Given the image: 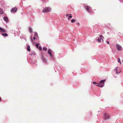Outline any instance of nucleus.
Wrapping results in <instances>:
<instances>
[{
    "mask_svg": "<svg viewBox=\"0 0 123 123\" xmlns=\"http://www.w3.org/2000/svg\"><path fill=\"white\" fill-rule=\"evenodd\" d=\"M105 81V80H101L99 83H96L94 81L93 82V83L94 84H98V85H96V86H99L100 87H102L104 85V82Z\"/></svg>",
    "mask_w": 123,
    "mask_h": 123,
    "instance_id": "obj_1",
    "label": "nucleus"
},
{
    "mask_svg": "<svg viewBox=\"0 0 123 123\" xmlns=\"http://www.w3.org/2000/svg\"><path fill=\"white\" fill-rule=\"evenodd\" d=\"M50 8L49 7H46L43 9L42 11L43 12H48L50 11Z\"/></svg>",
    "mask_w": 123,
    "mask_h": 123,
    "instance_id": "obj_2",
    "label": "nucleus"
},
{
    "mask_svg": "<svg viewBox=\"0 0 123 123\" xmlns=\"http://www.w3.org/2000/svg\"><path fill=\"white\" fill-rule=\"evenodd\" d=\"M48 54L49 55L50 58H52L53 56L52 54V50L50 49H48Z\"/></svg>",
    "mask_w": 123,
    "mask_h": 123,
    "instance_id": "obj_3",
    "label": "nucleus"
},
{
    "mask_svg": "<svg viewBox=\"0 0 123 123\" xmlns=\"http://www.w3.org/2000/svg\"><path fill=\"white\" fill-rule=\"evenodd\" d=\"M116 45L117 49L118 50L120 51L122 49V47L120 45L118 44H117Z\"/></svg>",
    "mask_w": 123,
    "mask_h": 123,
    "instance_id": "obj_4",
    "label": "nucleus"
},
{
    "mask_svg": "<svg viewBox=\"0 0 123 123\" xmlns=\"http://www.w3.org/2000/svg\"><path fill=\"white\" fill-rule=\"evenodd\" d=\"M104 118L106 120H108L110 118L109 115L107 113H105L104 115Z\"/></svg>",
    "mask_w": 123,
    "mask_h": 123,
    "instance_id": "obj_5",
    "label": "nucleus"
},
{
    "mask_svg": "<svg viewBox=\"0 0 123 123\" xmlns=\"http://www.w3.org/2000/svg\"><path fill=\"white\" fill-rule=\"evenodd\" d=\"M86 9L89 12H91V8L88 6H85Z\"/></svg>",
    "mask_w": 123,
    "mask_h": 123,
    "instance_id": "obj_6",
    "label": "nucleus"
},
{
    "mask_svg": "<svg viewBox=\"0 0 123 123\" xmlns=\"http://www.w3.org/2000/svg\"><path fill=\"white\" fill-rule=\"evenodd\" d=\"M17 8L16 7H14L12 8L11 10V12H16L17 10Z\"/></svg>",
    "mask_w": 123,
    "mask_h": 123,
    "instance_id": "obj_7",
    "label": "nucleus"
},
{
    "mask_svg": "<svg viewBox=\"0 0 123 123\" xmlns=\"http://www.w3.org/2000/svg\"><path fill=\"white\" fill-rule=\"evenodd\" d=\"M0 32H5L6 31L5 29L0 27Z\"/></svg>",
    "mask_w": 123,
    "mask_h": 123,
    "instance_id": "obj_8",
    "label": "nucleus"
},
{
    "mask_svg": "<svg viewBox=\"0 0 123 123\" xmlns=\"http://www.w3.org/2000/svg\"><path fill=\"white\" fill-rule=\"evenodd\" d=\"M118 69L117 68H116V69L114 70V71L115 72H116V73H117V74H118V73H120L121 71V70H119V71H118L117 69Z\"/></svg>",
    "mask_w": 123,
    "mask_h": 123,
    "instance_id": "obj_9",
    "label": "nucleus"
},
{
    "mask_svg": "<svg viewBox=\"0 0 123 123\" xmlns=\"http://www.w3.org/2000/svg\"><path fill=\"white\" fill-rule=\"evenodd\" d=\"M3 19L6 22H7L8 21V19L7 17H4L3 18Z\"/></svg>",
    "mask_w": 123,
    "mask_h": 123,
    "instance_id": "obj_10",
    "label": "nucleus"
},
{
    "mask_svg": "<svg viewBox=\"0 0 123 123\" xmlns=\"http://www.w3.org/2000/svg\"><path fill=\"white\" fill-rule=\"evenodd\" d=\"M1 35L4 37H7L8 36L7 34L6 33H2L1 34Z\"/></svg>",
    "mask_w": 123,
    "mask_h": 123,
    "instance_id": "obj_11",
    "label": "nucleus"
},
{
    "mask_svg": "<svg viewBox=\"0 0 123 123\" xmlns=\"http://www.w3.org/2000/svg\"><path fill=\"white\" fill-rule=\"evenodd\" d=\"M27 49L28 51H30V47L28 45L27 46Z\"/></svg>",
    "mask_w": 123,
    "mask_h": 123,
    "instance_id": "obj_12",
    "label": "nucleus"
},
{
    "mask_svg": "<svg viewBox=\"0 0 123 123\" xmlns=\"http://www.w3.org/2000/svg\"><path fill=\"white\" fill-rule=\"evenodd\" d=\"M3 13V11L1 8H0V13L1 14H2Z\"/></svg>",
    "mask_w": 123,
    "mask_h": 123,
    "instance_id": "obj_13",
    "label": "nucleus"
},
{
    "mask_svg": "<svg viewBox=\"0 0 123 123\" xmlns=\"http://www.w3.org/2000/svg\"><path fill=\"white\" fill-rule=\"evenodd\" d=\"M69 16H68V20H69L70 18H71L72 17V14H69Z\"/></svg>",
    "mask_w": 123,
    "mask_h": 123,
    "instance_id": "obj_14",
    "label": "nucleus"
},
{
    "mask_svg": "<svg viewBox=\"0 0 123 123\" xmlns=\"http://www.w3.org/2000/svg\"><path fill=\"white\" fill-rule=\"evenodd\" d=\"M29 31L30 32H32V28H31V27H30L29 28Z\"/></svg>",
    "mask_w": 123,
    "mask_h": 123,
    "instance_id": "obj_15",
    "label": "nucleus"
},
{
    "mask_svg": "<svg viewBox=\"0 0 123 123\" xmlns=\"http://www.w3.org/2000/svg\"><path fill=\"white\" fill-rule=\"evenodd\" d=\"M75 19H72L71 20L72 23H74L75 22Z\"/></svg>",
    "mask_w": 123,
    "mask_h": 123,
    "instance_id": "obj_16",
    "label": "nucleus"
},
{
    "mask_svg": "<svg viewBox=\"0 0 123 123\" xmlns=\"http://www.w3.org/2000/svg\"><path fill=\"white\" fill-rule=\"evenodd\" d=\"M99 37H100L101 38V39L102 38H104V37H103L102 35H100ZM102 42H103V39L102 38Z\"/></svg>",
    "mask_w": 123,
    "mask_h": 123,
    "instance_id": "obj_17",
    "label": "nucleus"
},
{
    "mask_svg": "<svg viewBox=\"0 0 123 123\" xmlns=\"http://www.w3.org/2000/svg\"><path fill=\"white\" fill-rule=\"evenodd\" d=\"M43 50L46 51L47 50V48L45 47H44L43 48Z\"/></svg>",
    "mask_w": 123,
    "mask_h": 123,
    "instance_id": "obj_18",
    "label": "nucleus"
},
{
    "mask_svg": "<svg viewBox=\"0 0 123 123\" xmlns=\"http://www.w3.org/2000/svg\"><path fill=\"white\" fill-rule=\"evenodd\" d=\"M97 40H98V41L99 42H101V40L99 38L97 39Z\"/></svg>",
    "mask_w": 123,
    "mask_h": 123,
    "instance_id": "obj_19",
    "label": "nucleus"
},
{
    "mask_svg": "<svg viewBox=\"0 0 123 123\" xmlns=\"http://www.w3.org/2000/svg\"><path fill=\"white\" fill-rule=\"evenodd\" d=\"M39 44H37L36 45V46L37 48H38Z\"/></svg>",
    "mask_w": 123,
    "mask_h": 123,
    "instance_id": "obj_20",
    "label": "nucleus"
},
{
    "mask_svg": "<svg viewBox=\"0 0 123 123\" xmlns=\"http://www.w3.org/2000/svg\"><path fill=\"white\" fill-rule=\"evenodd\" d=\"M118 62H120L121 63V62L120 60V58H119L118 59Z\"/></svg>",
    "mask_w": 123,
    "mask_h": 123,
    "instance_id": "obj_21",
    "label": "nucleus"
},
{
    "mask_svg": "<svg viewBox=\"0 0 123 123\" xmlns=\"http://www.w3.org/2000/svg\"><path fill=\"white\" fill-rule=\"evenodd\" d=\"M34 35L35 36H37L38 34L36 32H34Z\"/></svg>",
    "mask_w": 123,
    "mask_h": 123,
    "instance_id": "obj_22",
    "label": "nucleus"
},
{
    "mask_svg": "<svg viewBox=\"0 0 123 123\" xmlns=\"http://www.w3.org/2000/svg\"><path fill=\"white\" fill-rule=\"evenodd\" d=\"M38 48H39V49L40 50H42V48L40 46H39V47H38Z\"/></svg>",
    "mask_w": 123,
    "mask_h": 123,
    "instance_id": "obj_23",
    "label": "nucleus"
},
{
    "mask_svg": "<svg viewBox=\"0 0 123 123\" xmlns=\"http://www.w3.org/2000/svg\"><path fill=\"white\" fill-rule=\"evenodd\" d=\"M69 14H66V16H67V17L68 16H69Z\"/></svg>",
    "mask_w": 123,
    "mask_h": 123,
    "instance_id": "obj_24",
    "label": "nucleus"
},
{
    "mask_svg": "<svg viewBox=\"0 0 123 123\" xmlns=\"http://www.w3.org/2000/svg\"><path fill=\"white\" fill-rule=\"evenodd\" d=\"M33 38L34 39V40H35V37H33Z\"/></svg>",
    "mask_w": 123,
    "mask_h": 123,
    "instance_id": "obj_25",
    "label": "nucleus"
},
{
    "mask_svg": "<svg viewBox=\"0 0 123 123\" xmlns=\"http://www.w3.org/2000/svg\"><path fill=\"white\" fill-rule=\"evenodd\" d=\"M107 43H108V44H109V41H107Z\"/></svg>",
    "mask_w": 123,
    "mask_h": 123,
    "instance_id": "obj_26",
    "label": "nucleus"
},
{
    "mask_svg": "<svg viewBox=\"0 0 123 123\" xmlns=\"http://www.w3.org/2000/svg\"><path fill=\"white\" fill-rule=\"evenodd\" d=\"M80 25V24H79V23H78V25Z\"/></svg>",
    "mask_w": 123,
    "mask_h": 123,
    "instance_id": "obj_27",
    "label": "nucleus"
},
{
    "mask_svg": "<svg viewBox=\"0 0 123 123\" xmlns=\"http://www.w3.org/2000/svg\"><path fill=\"white\" fill-rule=\"evenodd\" d=\"M1 97H0V101H1Z\"/></svg>",
    "mask_w": 123,
    "mask_h": 123,
    "instance_id": "obj_28",
    "label": "nucleus"
},
{
    "mask_svg": "<svg viewBox=\"0 0 123 123\" xmlns=\"http://www.w3.org/2000/svg\"><path fill=\"white\" fill-rule=\"evenodd\" d=\"M122 62H123V60H122Z\"/></svg>",
    "mask_w": 123,
    "mask_h": 123,
    "instance_id": "obj_29",
    "label": "nucleus"
}]
</instances>
